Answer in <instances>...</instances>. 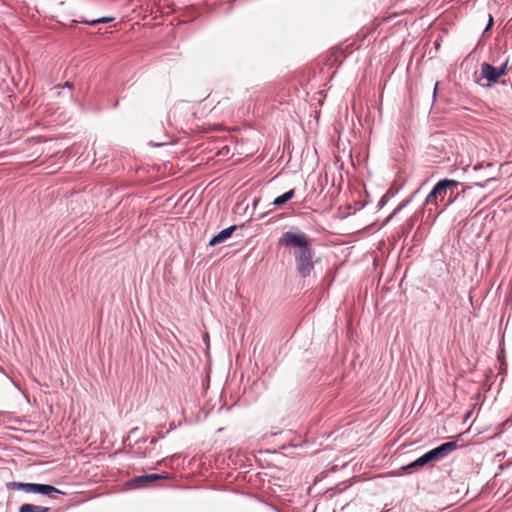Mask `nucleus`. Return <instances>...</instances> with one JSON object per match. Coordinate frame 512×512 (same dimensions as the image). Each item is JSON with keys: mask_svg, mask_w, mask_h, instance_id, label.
I'll return each instance as SVG.
<instances>
[{"mask_svg": "<svg viewBox=\"0 0 512 512\" xmlns=\"http://www.w3.org/2000/svg\"><path fill=\"white\" fill-rule=\"evenodd\" d=\"M459 195H460L459 193H457L455 196L453 194L448 195V197H449L448 201L442 205V207L439 209L438 212H436V215L433 216L432 221H435V219L438 215L443 213L450 205H452L458 199Z\"/></svg>", "mask_w": 512, "mask_h": 512, "instance_id": "15", "label": "nucleus"}, {"mask_svg": "<svg viewBox=\"0 0 512 512\" xmlns=\"http://www.w3.org/2000/svg\"><path fill=\"white\" fill-rule=\"evenodd\" d=\"M503 354H504V351H501V352L498 354V356H497V357H498V360H500V359H501V357H503Z\"/></svg>", "mask_w": 512, "mask_h": 512, "instance_id": "34", "label": "nucleus"}, {"mask_svg": "<svg viewBox=\"0 0 512 512\" xmlns=\"http://www.w3.org/2000/svg\"><path fill=\"white\" fill-rule=\"evenodd\" d=\"M501 78L495 66L483 62L480 66V75L475 78V82L482 88H491L498 84Z\"/></svg>", "mask_w": 512, "mask_h": 512, "instance_id": "5", "label": "nucleus"}, {"mask_svg": "<svg viewBox=\"0 0 512 512\" xmlns=\"http://www.w3.org/2000/svg\"><path fill=\"white\" fill-rule=\"evenodd\" d=\"M164 426L162 425H159L157 426V437L161 440V439H164L165 436L171 431V430H174L176 428V426L174 425V423H171L170 424V430L166 431V432H163L162 428Z\"/></svg>", "mask_w": 512, "mask_h": 512, "instance_id": "16", "label": "nucleus"}, {"mask_svg": "<svg viewBox=\"0 0 512 512\" xmlns=\"http://www.w3.org/2000/svg\"><path fill=\"white\" fill-rule=\"evenodd\" d=\"M61 88H67L69 90L73 89L74 88V84L71 82V81H66L62 86Z\"/></svg>", "mask_w": 512, "mask_h": 512, "instance_id": "30", "label": "nucleus"}, {"mask_svg": "<svg viewBox=\"0 0 512 512\" xmlns=\"http://www.w3.org/2000/svg\"><path fill=\"white\" fill-rule=\"evenodd\" d=\"M461 434L457 435L455 437L454 440L452 441H447V442H444V443H441L440 445H438L440 447V449H442L443 453L448 456L451 452H453L454 450L457 449L458 447V441L460 440L461 438Z\"/></svg>", "mask_w": 512, "mask_h": 512, "instance_id": "10", "label": "nucleus"}, {"mask_svg": "<svg viewBox=\"0 0 512 512\" xmlns=\"http://www.w3.org/2000/svg\"><path fill=\"white\" fill-rule=\"evenodd\" d=\"M460 185V182L455 179L443 178L440 179L431 189L426 196L422 207L428 211V217H432L433 214L442 207L441 204L444 202L448 195L453 194V190Z\"/></svg>", "mask_w": 512, "mask_h": 512, "instance_id": "2", "label": "nucleus"}, {"mask_svg": "<svg viewBox=\"0 0 512 512\" xmlns=\"http://www.w3.org/2000/svg\"><path fill=\"white\" fill-rule=\"evenodd\" d=\"M176 108H172L168 111L165 121H161L155 128L158 130L163 129L165 132L162 136L156 137V140H150L148 144L152 147H163L167 145H174L177 143V137L174 131L176 130Z\"/></svg>", "mask_w": 512, "mask_h": 512, "instance_id": "3", "label": "nucleus"}, {"mask_svg": "<svg viewBox=\"0 0 512 512\" xmlns=\"http://www.w3.org/2000/svg\"><path fill=\"white\" fill-rule=\"evenodd\" d=\"M508 63H509V58H507L500 66L496 67L501 77H503L507 74Z\"/></svg>", "mask_w": 512, "mask_h": 512, "instance_id": "19", "label": "nucleus"}, {"mask_svg": "<svg viewBox=\"0 0 512 512\" xmlns=\"http://www.w3.org/2000/svg\"><path fill=\"white\" fill-rule=\"evenodd\" d=\"M7 490H19L26 493L40 494L49 498L55 499L58 495L65 493L60 489L44 483H31V482H7L5 484Z\"/></svg>", "mask_w": 512, "mask_h": 512, "instance_id": "4", "label": "nucleus"}, {"mask_svg": "<svg viewBox=\"0 0 512 512\" xmlns=\"http://www.w3.org/2000/svg\"><path fill=\"white\" fill-rule=\"evenodd\" d=\"M288 202V199H286V197L284 196V194H281L279 196H277L272 204L275 206V207H282L283 205H285L286 203Z\"/></svg>", "mask_w": 512, "mask_h": 512, "instance_id": "18", "label": "nucleus"}, {"mask_svg": "<svg viewBox=\"0 0 512 512\" xmlns=\"http://www.w3.org/2000/svg\"><path fill=\"white\" fill-rule=\"evenodd\" d=\"M425 185V182L422 183L408 198H411V202L413 201V199L415 198V196L421 191V189L423 188V186Z\"/></svg>", "mask_w": 512, "mask_h": 512, "instance_id": "26", "label": "nucleus"}, {"mask_svg": "<svg viewBox=\"0 0 512 512\" xmlns=\"http://www.w3.org/2000/svg\"><path fill=\"white\" fill-rule=\"evenodd\" d=\"M425 455L428 459L429 464L432 462L440 461V458L437 456L436 450L434 448L425 452Z\"/></svg>", "mask_w": 512, "mask_h": 512, "instance_id": "17", "label": "nucleus"}, {"mask_svg": "<svg viewBox=\"0 0 512 512\" xmlns=\"http://www.w3.org/2000/svg\"><path fill=\"white\" fill-rule=\"evenodd\" d=\"M428 464H429L428 459H427V457H426V455L424 453L423 455H421L420 457H418L414 461H412L409 464L403 466L402 469L404 471H406V472H411L413 470H417V469L423 468L424 466H426Z\"/></svg>", "mask_w": 512, "mask_h": 512, "instance_id": "9", "label": "nucleus"}, {"mask_svg": "<svg viewBox=\"0 0 512 512\" xmlns=\"http://www.w3.org/2000/svg\"><path fill=\"white\" fill-rule=\"evenodd\" d=\"M147 441H148L147 437H141V438L135 440L134 445H137L140 443H146Z\"/></svg>", "mask_w": 512, "mask_h": 512, "instance_id": "32", "label": "nucleus"}, {"mask_svg": "<svg viewBox=\"0 0 512 512\" xmlns=\"http://www.w3.org/2000/svg\"><path fill=\"white\" fill-rule=\"evenodd\" d=\"M493 25H494V18L491 14H489L488 22L486 24V27L483 30V34L488 32L493 27Z\"/></svg>", "mask_w": 512, "mask_h": 512, "instance_id": "23", "label": "nucleus"}, {"mask_svg": "<svg viewBox=\"0 0 512 512\" xmlns=\"http://www.w3.org/2000/svg\"><path fill=\"white\" fill-rule=\"evenodd\" d=\"M428 211L424 207H420L416 210L400 227L401 236L407 238L414 226L420 221Z\"/></svg>", "mask_w": 512, "mask_h": 512, "instance_id": "7", "label": "nucleus"}, {"mask_svg": "<svg viewBox=\"0 0 512 512\" xmlns=\"http://www.w3.org/2000/svg\"><path fill=\"white\" fill-rule=\"evenodd\" d=\"M438 90H439V82H435V85H434V88H433V94H432V99H433V102L436 101V98H437V95H438Z\"/></svg>", "mask_w": 512, "mask_h": 512, "instance_id": "25", "label": "nucleus"}, {"mask_svg": "<svg viewBox=\"0 0 512 512\" xmlns=\"http://www.w3.org/2000/svg\"><path fill=\"white\" fill-rule=\"evenodd\" d=\"M139 431V427H134L132 428L130 431H129V435L127 437V440H130L132 438V436H134L135 434H137Z\"/></svg>", "mask_w": 512, "mask_h": 512, "instance_id": "29", "label": "nucleus"}, {"mask_svg": "<svg viewBox=\"0 0 512 512\" xmlns=\"http://www.w3.org/2000/svg\"><path fill=\"white\" fill-rule=\"evenodd\" d=\"M434 449L436 450L437 456L440 458V460H442V459H444L445 457H447V456L443 453L442 449H440V447H439V446L435 447Z\"/></svg>", "mask_w": 512, "mask_h": 512, "instance_id": "27", "label": "nucleus"}, {"mask_svg": "<svg viewBox=\"0 0 512 512\" xmlns=\"http://www.w3.org/2000/svg\"><path fill=\"white\" fill-rule=\"evenodd\" d=\"M496 178L495 177H489L487 178L485 181L483 182H475L474 185L477 186V187H480V188H485L487 186L488 183L492 182V181H495Z\"/></svg>", "mask_w": 512, "mask_h": 512, "instance_id": "22", "label": "nucleus"}, {"mask_svg": "<svg viewBox=\"0 0 512 512\" xmlns=\"http://www.w3.org/2000/svg\"><path fill=\"white\" fill-rule=\"evenodd\" d=\"M434 449L436 450L437 456L440 458V460H442V459H444L445 457H447V456L443 453L442 449H440V447H439V446L435 447Z\"/></svg>", "mask_w": 512, "mask_h": 512, "instance_id": "28", "label": "nucleus"}, {"mask_svg": "<svg viewBox=\"0 0 512 512\" xmlns=\"http://www.w3.org/2000/svg\"><path fill=\"white\" fill-rule=\"evenodd\" d=\"M128 453L131 455L132 458H138V459L155 456L153 454V449H145L143 451H138V450L131 448V450Z\"/></svg>", "mask_w": 512, "mask_h": 512, "instance_id": "12", "label": "nucleus"}, {"mask_svg": "<svg viewBox=\"0 0 512 512\" xmlns=\"http://www.w3.org/2000/svg\"><path fill=\"white\" fill-rule=\"evenodd\" d=\"M162 479H168L167 473H151V474H145V475H139L135 476L125 482V487L127 489H139L148 486L150 483L162 480Z\"/></svg>", "mask_w": 512, "mask_h": 512, "instance_id": "6", "label": "nucleus"}, {"mask_svg": "<svg viewBox=\"0 0 512 512\" xmlns=\"http://www.w3.org/2000/svg\"><path fill=\"white\" fill-rule=\"evenodd\" d=\"M283 194L286 197V199H288V202H289L290 200H292L295 197L296 191L293 188V189H290V190L286 191Z\"/></svg>", "mask_w": 512, "mask_h": 512, "instance_id": "24", "label": "nucleus"}, {"mask_svg": "<svg viewBox=\"0 0 512 512\" xmlns=\"http://www.w3.org/2000/svg\"><path fill=\"white\" fill-rule=\"evenodd\" d=\"M481 167H482V166L476 165V166L474 167V169H475V170H478V169H480Z\"/></svg>", "mask_w": 512, "mask_h": 512, "instance_id": "35", "label": "nucleus"}, {"mask_svg": "<svg viewBox=\"0 0 512 512\" xmlns=\"http://www.w3.org/2000/svg\"><path fill=\"white\" fill-rule=\"evenodd\" d=\"M403 186L404 183L397 184L396 182H393L392 185L385 192V195L387 196V198L391 200L402 190Z\"/></svg>", "mask_w": 512, "mask_h": 512, "instance_id": "14", "label": "nucleus"}, {"mask_svg": "<svg viewBox=\"0 0 512 512\" xmlns=\"http://www.w3.org/2000/svg\"><path fill=\"white\" fill-rule=\"evenodd\" d=\"M411 203V198H406L403 200L395 209L394 214H399L404 208H406Z\"/></svg>", "mask_w": 512, "mask_h": 512, "instance_id": "20", "label": "nucleus"}, {"mask_svg": "<svg viewBox=\"0 0 512 512\" xmlns=\"http://www.w3.org/2000/svg\"><path fill=\"white\" fill-rule=\"evenodd\" d=\"M397 214H394V211L385 219L383 225L388 224Z\"/></svg>", "mask_w": 512, "mask_h": 512, "instance_id": "31", "label": "nucleus"}, {"mask_svg": "<svg viewBox=\"0 0 512 512\" xmlns=\"http://www.w3.org/2000/svg\"><path fill=\"white\" fill-rule=\"evenodd\" d=\"M160 439L156 436V437H153L151 439H148L149 443L151 445H155Z\"/></svg>", "mask_w": 512, "mask_h": 512, "instance_id": "33", "label": "nucleus"}, {"mask_svg": "<svg viewBox=\"0 0 512 512\" xmlns=\"http://www.w3.org/2000/svg\"><path fill=\"white\" fill-rule=\"evenodd\" d=\"M389 201H390V199H389V198H387V196L384 194V195L380 198V200H379V202H378V204H377V209H378V210L383 209V208L387 205V203H388Z\"/></svg>", "mask_w": 512, "mask_h": 512, "instance_id": "21", "label": "nucleus"}, {"mask_svg": "<svg viewBox=\"0 0 512 512\" xmlns=\"http://www.w3.org/2000/svg\"><path fill=\"white\" fill-rule=\"evenodd\" d=\"M114 20V17L112 16H103V17H100V18H97V19H93V20H81L80 22L82 23H85L89 26H95L97 24H107V23H110Z\"/></svg>", "mask_w": 512, "mask_h": 512, "instance_id": "13", "label": "nucleus"}, {"mask_svg": "<svg viewBox=\"0 0 512 512\" xmlns=\"http://www.w3.org/2000/svg\"><path fill=\"white\" fill-rule=\"evenodd\" d=\"M238 229V225H231L225 229H222L220 232L215 234L208 242V246L215 247L221 243H224L228 240L233 233Z\"/></svg>", "mask_w": 512, "mask_h": 512, "instance_id": "8", "label": "nucleus"}, {"mask_svg": "<svg viewBox=\"0 0 512 512\" xmlns=\"http://www.w3.org/2000/svg\"><path fill=\"white\" fill-rule=\"evenodd\" d=\"M50 508L31 503H24L19 506L18 512H49Z\"/></svg>", "mask_w": 512, "mask_h": 512, "instance_id": "11", "label": "nucleus"}, {"mask_svg": "<svg viewBox=\"0 0 512 512\" xmlns=\"http://www.w3.org/2000/svg\"><path fill=\"white\" fill-rule=\"evenodd\" d=\"M278 245L290 250L296 273L300 278L306 279L311 276L317 260H314L315 250L308 234L292 226L278 238Z\"/></svg>", "mask_w": 512, "mask_h": 512, "instance_id": "1", "label": "nucleus"}]
</instances>
